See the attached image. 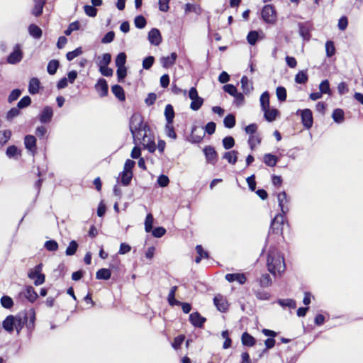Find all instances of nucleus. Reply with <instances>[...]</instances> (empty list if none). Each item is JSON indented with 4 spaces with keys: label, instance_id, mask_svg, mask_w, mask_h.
Returning a JSON list of instances; mask_svg holds the SVG:
<instances>
[{
    "label": "nucleus",
    "instance_id": "nucleus-64",
    "mask_svg": "<svg viewBox=\"0 0 363 363\" xmlns=\"http://www.w3.org/2000/svg\"><path fill=\"white\" fill-rule=\"evenodd\" d=\"M115 33L113 31L108 32L101 39L102 43H109L114 40Z\"/></svg>",
    "mask_w": 363,
    "mask_h": 363
},
{
    "label": "nucleus",
    "instance_id": "nucleus-1",
    "mask_svg": "<svg viewBox=\"0 0 363 363\" xmlns=\"http://www.w3.org/2000/svg\"><path fill=\"white\" fill-rule=\"evenodd\" d=\"M268 270L273 274H281L285 269V263L282 256L277 250H270L267 257Z\"/></svg>",
    "mask_w": 363,
    "mask_h": 363
},
{
    "label": "nucleus",
    "instance_id": "nucleus-57",
    "mask_svg": "<svg viewBox=\"0 0 363 363\" xmlns=\"http://www.w3.org/2000/svg\"><path fill=\"white\" fill-rule=\"evenodd\" d=\"M165 132L167 135L170 138L175 139L177 138V134L174 130L172 123H167Z\"/></svg>",
    "mask_w": 363,
    "mask_h": 363
},
{
    "label": "nucleus",
    "instance_id": "nucleus-15",
    "mask_svg": "<svg viewBox=\"0 0 363 363\" xmlns=\"http://www.w3.org/2000/svg\"><path fill=\"white\" fill-rule=\"evenodd\" d=\"M284 225V216L281 214L277 215L272 221L271 228L277 233L282 231V225Z\"/></svg>",
    "mask_w": 363,
    "mask_h": 363
},
{
    "label": "nucleus",
    "instance_id": "nucleus-33",
    "mask_svg": "<svg viewBox=\"0 0 363 363\" xmlns=\"http://www.w3.org/2000/svg\"><path fill=\"white\" fill-rule=\"evenodd\" d=\"M332 118L335 122L341 123L344 121V111L340 108H336L334 110Z\"/></svg>",
    "mask_w": 363,
    "mask_h": 363
},
{
    "label": "nucleus",
    "instance_id": "nucleus-8",
    "mask_svg": "<svg viewBox=\"0 0 363 363\" xmlns=\"http://www.w3.org/2000/svg\"><path fill=\"white\" fill-rule=\"evenodd\" d=\"M199 92H188V96L191 100L190 108L194 111L199 110L203 103V99L198 95Z\"/></svg>",
    "mask_w": 363,
    "mask_h": 363
},
{
    "label": "nucleus",
    "instance_id": "nucleus-3",
    "mask_svg": "<svg viewBox=\"0 0 363 363\" xmlns=\"http://www.w3.org/2000/svg\"><path fill=\"white\" fill-rule=\"evenodd\" d=\"M134 143L141 144L144 148L147 149L150 152H154L157 148L155 145L154 137L150 133V128L145 130L141 133V136L134 137Z\"/></svg>",
    "mask_w": 363,
    "mask_h": 363
},
{
    "label": "nucleus",
    "instance_id": "nucleus-39",
    "mask_svg": "<svg viewBox=\"0 0 363 363\" xmlns=\"http://www.w3.org/2000/svg\"><path fill=\"white\" fill-rule=\"evenodd\" d=\"M133 177L132 172L123 171L121 174V181L124 186H127L130 184Z\"/></svg>",
    "mask_w": 363,
    "mask_h": 363
},
{
    "label": "nucleus",
    "instance_id": "nucleus-52",
    "mask_svg": "<svg viewBox=\"0 0 363 363\" xmlns=\"http://www.w3.org/2000/svg\"><path fill=\"white\" fill-rule=\"evenodd\" d=\"M96 91H108V86L105 79H100L95 85Z\"/></svg>",
    "mask_w": 363,
    "mask_h": 363
},
{
    "label": "nucleus",
    "instance_id": "nucleus-7",
    "mask_svg": "<svg viewBox=\"0 0 363 363\" xmlns=\"http://www.w3.org/2000/svg\"><path fill=\"white\" fill-rule=\"evenodd\" d=\"M208 163L215 164L218 160V154L212 146H206L203 150Z\"/></svg>",
    "mask_w": 363,
    "mask_h": 363
},
{
    "label": "nucleus",
    "instance_id": "nucleus-26",
    "mask_svg": "<svg viewBox=\"0 0 363 363\" xmlns=\"http://www.w3.org/2000/svg\"><path fill=\"white\" fill-rule=\"evenodd\" d=\"M23 294L24 296L30 302L35 301L38 297L37 293L30 286L26 287Z\"/></svg>",
    "mask_w": 363,
    "mask_h": 363
},
{
    "label": "nucleus",
    "instance_id": "nucleus-47",
    "mask_svg": "<svg viewBox=\"0 0 363 363\" xmlns=\"http://www.w3.org/2000/svg\"><path fill=\"white\" fill-rule=\"evenodd\" d=\"M78 247V244L76 241L72 240L69 242L68 247L66 249V255L67 256H72L75 254Z\"/></svg>",
    "mask_w": 363,
    "mask_h": 363
},
{
    "label": "nucleus",
    "instance_id": "nucleus-48",
    "mask_svg": "<svg viewBox=\"0 0 363 363\" xmlns=\"http://www.w3.org/2000/svg\"><path fill=\"white\" fill-rule=\"evenodd\" d=\"M126 55L125 52H120L116 57L115 63L116 67H125Z\"/></svg>",
    "mask_w": 363,
    "mask_h": 363
},
{
    "label": "nucleus",
    "instance_id": "nucleus-11",
    "mask_svg": "<svg viewBox=\"0 0 363 363\" xmlns=\"http://www.w3.org/2000/svg\"><path fill=\"white\" fill-rule=\"evenodd\" d=\"M15 318V330L17 333H20L24 325L27 323L28 316L27 313L18 314Z\"/></svg>",
    "mask_w": 363,
    "mask_h": 363
},
{
    "label": "nucleus",
    "instance_id": "nucleus-28",
    "mask_svg": "<svg viewBox=\"0 0 363 363\" xmlns=\"http://www.w3.org/2000/svg\"><path fill=\"white\" fill-rule=\"evenodd\" d=\"M164 116L167 120V123H173L174 118V111L173 106L170 104H167L164 109Z\"/></svg>",
    "mask_w": 363,
    "mask_h": 363
},
{
    "label": "nucleus",
    "instance_id": "nucleus-56",
    "mask_svg": "<svg viewBox=\"0 0 363 363\" xmlns=\"http://www.w3.org/2000/svg\"><path fill=\"white\" fill-rule=\"evenodd\" d=\"M84 10L85 13L90 17H95L97 14V9L93 5H85Z\"/></svg>",
    "mask_w": 363,
    "mask_h": 363
},
{
    "label": "nucleus",
    "instance_id": "nucleus-31",
    "mask_svg": "<svg viewBox=\"0 0 363 363\" xmlns=\"http://www.w3.org/2000/svg\"><path fill=\"white\" fill-rule=\"evenodd\" d=\"M242 343L244 345L252 347L255 344V339L249 333H244L242 335Z\"/></svg>",
    "mask_w": 363,
    "mask_h": 363
},
{
    "label": "nucleus",
    "instance_id": "nucleus-10",
    "mask_svg": "<svg viewBox=\"0 0 363 363\" xmlns=\"http://www.w3.org/2000/svg\"><path fill=\"white\" fill-rule=\"evenodd\" d=\"M213 303L219 311L225 312L228 310V302L222 295H216L213 298Z\"/></svg>",
    "mask_w": 363,
    "mask_h": 363
},
{
    "label": "nucleus",
    "instance_id": "nucleus-9",
    "mask_svg": "<svg viewBox=\"0 0 363 363\" xmlns=\"http://www.w3.org/2000/svg\"><path fill=\"white\" fill-rule=\"evenodd\" d=\"M148 40L152 45H159L162 40L159 29L152 28L148 33Z\"/></svg>",
    "mask_w": 363,
    "mask_h": 363
},
{
    "label": "nucleus",
    "instance_id": "nucleus-25",
    "mask_svg": "<svg viewBox=\"0 0 363 363\" xmlns=\"http://www.w3.org/2000/svg\"><path fill=\"white\" fill-rule=\"evenodd\" d=\"M238 152L236 150H232L225 152L223 156L224 159L228 160V162L232 164H235L238 160Z\"/></svg>",
    "mask_w": 363,
    "mask_h": 363
},
{
    "label": "nucleus",
    "instance_id": "nucleus-23",
    "mask_svg": "<svg viewBox=\"0 0 363 363\" xmlns=\"http://www.w3.org/2000/svg\"><path fill=\"white\" fill-rule=\"evenodd\" d=\"M184 11L186 13H194L197 15H200L202 12V9L199 4L187 3L184 6Z\"/></svg>",
    "mask_w": 363,
    "mask_h": 363
},
{
    "label": "nucleus",
    "instance_id": "nucleus-62",
    "mask_svg": "<svg viewBox=\"0 0 363 363\" xmlns=\"http://www.w3.org/2000/svg\"><path fill=\"white\" fill-rule=\"evenodd\" d=\"M31 99L29 96H26L23 97L18 103V108H23L30 105Z\"/></svg>",
    "mask_w": 363,
    "mask_h": 363
},
{
    "label": "nucleus",
    "instance_id": "nucleus-40",
    "mask_svg": "<svg viewBox=\"0 0 363 363\" xmlns=\"http://www.w3.org/2000/svg\"><path fill=\"white\" fill-rule=\"evenodd\" d=\"M260 104L262 110L269 108V95L268 92H263L261 95Z\"/></svg>",
    "mask_w": 363,
    "mask_h": 363
},
{
    "label": "nucleus",
    "instance_id": "nucleus-35",
    "mask_svg": "<svg viewBox=\"0 0 363 363\" xmlns=\"http://www.w3.org/2000/svg\"><path fill=\"white\" fill-rule=\"evenodd\" d=\"M11 132L9 130L0 131V148L3 147L10 139Z\"/></svg>",
    "mask_w": 363,
    "mask_h": 363
},
{
    "label": "nucleus",
    "instance_id": "nucleus-27",
    "mask_svg": "<svg viewBox=\"0 0 363 363\" xmlns=\"http://www.w3.org/2000/svg\"><path fill=\"white\" fill-rule=\"evenodd\" d=\"M263 161L267 166L274 167L278 162V158L277 156L268 153L264 155Z\"/></svg>",
    "mask_w": 363,
    "mask_h": 363
},
{
    "label": "nucleus",
    "instance_id": "nucleus-61",
    "mask_svg": "<svg viewBox=\"0 0 363 363\" xmlns=\"http://www.w3.org/2000/svg\"><path fill=\"white\" fill-rule=\"evenodd\" d=\"M261 142V139L258 135H251L248 140V143L251 147L253 149L257 145L259 144Z\"/></svg>",
    "mask_w": 363,
    "mask_h": 363
},
{
    "label": "nucleus",
    "instance_id": "nucleus-43",
    "mask_svg": "<svg viewBox=\"0 0 363 363\" xmlns=\"http://www.w3.org/2000/svg\"><path fill=\"white\" fill-rule=\"evenodd\" d=\"M79 28L80 23L78 21H76L69 23L64 33L66 35H70L73 31L78 30Z\"/></svg>",
    "mask_w": 363,
    "mask_h": 363
},
{
    "label": "nucleus",
    "instance_id": "nucleus-41",
    "mask_svg": "<svg viewBox=\"0 0 363 363\" xmlns=\"http://www.w3.org/2000/svg\"><path fill=\"white\" fill-rule=\"evenodd\" d=\"M325 52L328 57L333 56L335 53V48L332 40H328L325 43Z\"/></svg>",
    "mask_w": 363,
    "mask_h": 363
},
{
    "label": "nucleus",
    "instance_id": "nucleus-18",
    "mask_svg": "<svg viewBox=\"0 0 363 363\" xmlns=\"http://www.w3.org/2000/svg\"><path fill=\"white\" fill-rule=\"evenodd\" d=\"M4 329L9 333H11L15 329L14 315H8L2 323Z\"/></svg>",
    "mask_w": 363,
    "mask_h": 363
},
{
    "label": "nucleus",
    "instance_id": "nucleus-21",
    "mask_svg": "<svg viewBox=\"0 0 363 363\" xmlns=\"http://www.w3.org/2000/svg\"><path fill=\"white\" fill-rule=\"evenodd\" d=\"M24 144L26 147L30 152H34L36 149V139L33 135H26L25 137Z\"/></svg>",
    "mask_w": 363,
    "mask_h": 363
},
{
    "label": "nucleus",
    "instance_id": "nucleus-16",
    "mask_svg": "<svg viewBox=\"0 0 363 363\" xmlns=\"http://www.w3.org/2000/svg\"><path fill=\"white\" fill-rule=\"evenodd\" d=\"M225 279L229 282L238 281L240 284H244L247 280L244 274H227L225 277Z\"/></svg>",
    "mask_w": 363,
    "mask_h": 363
},
{
    "label": "nucleus",
    "instance_id": "nucleus-30",
    "mask_svg": "<svg viewBox=\"0 0 363 363\" xmlns=\"http://www.w3.org/2000/svg\"><path fill=\"white\" fill-rule=\"evenodd\" d=\"M111 270L106 268L98 270L96 274V277L97 279L108 280L111 278Z\"/></svg>",
    "mask_w": 363,
    "mask_h": 363
},
{
    "label": "nucleus",
    "instance_id": "nucleus-29",
    "mask_svg": "<svg viewBox=\"0 0 363 363\" xmlns=\"http://www.w3.org/2000/svg\"><path fill=\"white\" fill-rule=\"evenodd\" d=\"M264 112V118L269 121L272 122L276 119L278 111L274 108H267L265 110H262Z\"/></svg>",
    "mask_w": 363,
    "mask_h": 363
},
{
    "label": "nucleus",
    "instance_id": "nucleus-24",
    "mask_svg": "<svg viewBox=\"0 0 363 363\" xmlns=\"http://www.w3.org/2000/svg\"><path fill=\"white\" fill-rule=\"evenodd\" d=\"M29 34L36 39L42 37L43 31L41 28L35 24H30L28 27Z\"/></svg>",
    "mask_w": 363,
    "mask_h": 363
},
{
    "label": "nucleus",
    "instance_id": "nucleus-14",
    "mask_svg": "<svg viewBox=\"0 0 363 363\" xmlns=\"http://www.w3.org/2000/svg\"><path fill=\"white\" fill-rule=\"evenodd\" d=\"M189 320L195 327L201 328L206 321V318L202 317L198 312H195L190 314Z\"/></svg>",
    "mask_w": 363,
    "mask_h": 363
},
{
    "label": "nucleus",
    "instance_id": "nucleus-6",
    "mask_svg": "<svg viewBox=\"0 0 363 363\" xmlns=\"http://www.w3.org/2000/svg\"><path fill=\"white\" fill-rule=\"evenodd\" d=\"M23 58V52L18 44H16L12 52L7 57V62L9 64H16L19 62Z\"/></svg>",
    "mask_w": 363,
    "mask_h": 363
},
{
    "label": "nucleus",
    "instance_id": "nucleus-60",
    "mask_svg": "<svg viewBox=\"0 0 363 363\" xmlns=\"http://www.w3.org/2000/svg\"><path fill=\"white\" fill-rule=\"evenodd\" d=\"M45 247L49 251H56L58 249V244L55 240H48L45 242Z\"/></svg>",
    "mask_w": 363,
    "mask_h": 363
},
{
    "label": "nucleus",
    "instance_id": "nucleus-20",
    "mask_svg": "<svg viewBox=\"0 0 363 363\" xmlns=\"http://www.w3.org/2000/svg\"><path fill=\"white\" fill-rule=\"evenodd\" d=\"M34 7L32 9V14L35 17L40 16L43 13V6L46 0H34Z\"/></svg>",
    "mask_w": 363,
    "mask_h": 363
},
{
    "label": "nucleus",
    "instance_id": "nucleus-4",
    "mask_svg": "<svg viewBox=\"0 0 363 363\" xmlns=\"http://www.w3.org/2000/svg\"><path fill=\"white\" fill-rule=\"evenodd\" d=\"M261 16L263 21L269 24H274L277 19V13L274 6L267 4L261 11Z\"/></svg>",
    "mask_w": 363,
    "mask_h": 363
},
{
    "label": "nucleus",
    "instance_id": "nucleus-53",
    "mask_svg": "<svg viewBox=\"0 0 363 363\" xmlns=\"http://www.w3.org/2000/svg\"><path fill=\"white\" fill-rule=\"evenodd\" d=\"M153 216L151 213H148L146 216L145 221V231L149 233L152 229V224H153Z\"/></svg>",
    "mask_w": 363,
    "mask_h": 363
},
{
    "label": "nucleus",
    "instance_id": "nucleus-55",
    "mask_svg": "<svg viewBox=\"0 0 363 363\" xmlns=\"http://www.w3.org/2000/svg\"><path fill=\"white\" fill-rule=\"evenodd\" d=\"M1 303L5 308H11L13 305L12 298L8 296H4L1 298Z\"/></svg>",
    "mask_w": 363,
    "mask_h": 363
},
{
    "label": "nucleus",
    "instance_id": "nucleus-51",
    "mask_svg": "<svg viewBox=\"0 0 363 363\" xmlns=\"http://www.w3.org/2000/svg\"><path fill=\"white\" fill-rule=\"evenodd\" d=\"M235 99V103L237 106H241L244 102V96L242 92H228Z\"/></svg>",
    "mask_w": 363,
    "mask_h": 363
},
{
    "label": "nucleus",
    "instance_id": "nucleus-50",
    "mask_svg": "<svg viewBox=\"0 0 363 363\" xmlns=\"http://www.w3.org/2000/svg\"><path fill=\"white\" fill-rule=\"evenodd\" d=\"M81 54H82V49L81 47H79L72 51L68 52L66 55V57L67 60L71 61Z\"/></svg>",
    "mask_w": 363,
    "mask_h": 363
},
{
    "label": "nucleus",
    "instance_id": "nucleus-63",
    "mask_svg": "<svg viewBox=\"0 0 363 363\" xmlns=\"http://www.w3.org/2000/svg\"><path fill=\"white\" fill-rule=\"evenodd\" d=\"M169 179L167 176L162 174L157 179V183L160 186L165 187L168 185Z\"/></svg>",
    "mask_w": 363,
    "mask_h": 363
},
{
    "label": "nucleus",
    "instance_id": "nucleus-12",
    "mask_svg": "<svg viewBox=\"0 0 363 363\" xmlns=\"http://www.w3.org/2000/svg\"><path fill=\"white\" fill-rule=\"evenodd\" d=\"M277 199L279 206L281 208V211L283 214H286L289 211V207L286 205L289 202V200L286 196V194L285 191L280 192L277 195Z\"/></svg>",
    "mask_w": 363,
    "mask_h": 363
},
{
    "label": "nucleus",
    "instance_id": "nucleus-2",
    "mask_svg": "<svg viewBox=\"0 0 363 363\" xmlns=\"http://www.w3.org/2000/svg\"><path fill=\"white\" fill-rule=\"evenodd\" d=\"M130 130L133 135V138L141 136V133L149 128L143 121L141 114L135 113L130 119Z\"/></svg>",
    "mask_w": 363,
    "mask_h": 363
},
{
    "label": "nucleus",
    "instance_id": "nucleus-34",
    "mask_svg": "<svg viewBox=\"0 0 363 363\" xmlns=\"http://www.w3.org/2000/svg\"><path fill=\"white\" fill-rule=\"evenodd\" d=\"M177 289V286H172L170 289L169 294H168V302L172 306H174V305L179 306V304L181 303L180 301H177L174 298Z\"/></svg>",
    "mask_w": 363,
    "mask_h": 363
},
{
    "label": "nucleus",
    "instance_id": "nucleus-5",
    "mask_svg": "<svg viewBox=\"0 0 363 363\" xmlns=\"http://www.w3.org/2000/svg\"><path fill=\"white\" fill-rule=\"evenodd\" d=\"M296 115L301 116L302 124L306 128L308 129L312 127L313 123V119L312 111L310 109H308V108H306L303 110L299 109L296 111Z\"/></svg>",
    "mask_w": 363,
    "mask_h": 363
},
{
    "label": "nucleus",
    "instance_id": "nucleus-59",
    "mask_svg": "<svg viewBox=\"0 0 363 363\" xmlns=\"http://www.w3.org/2000/svg\"><path fill=\"white\" fill-rule=\"evenodd\" d=\"M155 58L153 56H148L143 61V67L145 69H149L154 64Z\"/></svg>",
    "mask_w": 363,
    "mask_h": 363
},
{
    "label": "nucleus",
    "instance_id": "nucleus-45",
    "mask_svg": "<svg viewBox=\"0 0 363 363\" xmlns=\"http://www.w3.org/2000/svg\"><path fill=\"white\" fill-rule=\"evenodd\" d=\"M134 23H135V26L136 28H138L139 29H142L145 27V26L147 24V21H146L145 18L143 16L139 15L135 18Z\"/></svg>",
    "mask_w": 363,
    "mask_h": 363
},
{
    "label": "nucleus",
    "instance_id": "nucleus-37",
    "mask_svg": "<svg viewBox=\"0 0 363 363\" xmlns=\"http://www.w3.org/2000/svg\"><path fill=\"white\" fill-rule=\"evenodd\" d=\"M258 38H259V34H258L257 31H256V30L250 31L247 35V43L250 45H255L256 44V43L257 42Z\"/></svg>",
    "mask_w": 363,
    "mask_h": 363
},
{
    "label": "nucleus",
    "instance_id": "nucleus-49",
    "mask_svg": "<svg viewBox=\"0 0 363 363\" xmlns=\"http://www.w3.org/2000/svg\"><path fill=\"white\" fill-rule=\"evenodd\" d=\"M116 74L118 77V82H123L127 74V69L125 67H117Z\"/></svg>",
    "mask_w": 363,
    "mask_h": 363
},
{
    "label": "nucleus",
    "instance_id": "nucleus-38",
    "mask_svg": "<svg viewBox=\"0 0 363 363\" xmlns=\"http://www.w3.org/2000/svg\"><path fill=\"white\" fill-rule=\"evenodd\" d=\"M223 123L225 128H232L235 125V117L233 114H228L227 115L224 120Z\"/></svg>",
    "mask_w": 363,
    "mask_h": 363
},
{
    "label": "nucleus",
    "instance_id": "nucleus-19",
    "mask_svg": "<svg viewBox=\"0 0 363 363\" xmlns=\"http://www.w3.org/2000/svg\"><path fill=\"white\" fill-rule=\"evenodd\" d=\"M177 55L176 52H172L169 56L162 57L161 58V63L164 68L172 67L176 62Z\"/></svg>",
    "mask_w": 363,
    "mask_h": 363
},
{
    "label": "nucleus",
    "instance_id": "nucleus-44",
    "mask_svg": "<svg viewBox=\"0 0 363 363\" xmlns=\"http://www.w3.org/2000/svg\"><path fill=\"white\" fill-rule=\"evenodd\" d=\"M308 74L304 71H299L295 76V82L298 84H304L308 81Z\"/></svg>",
    "mask_w": 363,
    "mask_h": 363
},
{
    "label": "nucleus",
    "instance_id": "nucleus-13",
    "mask_svg": "<svg viewBox=\"0 0 363 363\" xmlns=\"http://www.w3.org/2000/svg\"><path fill=\"white\" fill-rule=\"evenodd\" d=\"M53 116V110L50 106H45L40 114L39 115V120L41 123H45L51 121Z\"/></svg>",
    "mask_w": 363,
    "mask_h": 363
},
{
    "label": "nucleus",
    "instance_id": "nucleus-46",
    "mask_svg": "<svg viewBox=\"0 0 363 363\" xmlns=\"http://www.w3.org/2000/svg\"><path fill=\"white\" fill-rule=\"evenodd\" d=\"M40 85V80L36 77H33L29 82L28 91H39Z\"/></svg>",
    "mask_w": 363,
    "mask_h": 363
},
{
    "label": "nucleus",
    "instance_id": "nucleus-42",
    "mask_svg": "<svg viewBox=\"0 0 363 363\" xmlns=\"http://www.w3.org/2000/svg\"><path fill=\"white\" fill-rule=\"evenodd\" d=\"M278 303L282 307H289L290 308H295L296 306V301L291 298L279 299Z\"/></svg>",
    "mask_w": 363,
    "mask_h": 363
},
{
    "label": "nucleus",
    "instance_id": "nucleus-36",
    "mask_svg": "<svg viewBox=\"0 0 363 363\" xmlns=\"http://www.w3.org/2000/svg\"><path fill=\"white\" fill-rule=\"evenodd\" d=\"M242 91H250L253 89L252 82L246 76H242L240 80Z\"/></svg>",
    "mask_w": 363,
    "mask_h": 363
},
{
    "label": "nucleus",
    "instance_id": "nucleus-17",
    "mask_svg": "<svg viewBox=\"0 0 363 363\" xmlns=\"http://www.w3.org/2000/svg\"><path fill=\"white\" fill-rule=\"evenodd\" d=\"M299 34L304 40L308 41L311 39V28L307 25L306 23H298Z\"/></svg>",
    "mask_w": 363,
    "mask_h": 363
},
{
    "label": "nucleus",
    "instance_id": "nucleus-22",
    "mask_svg": "<svg viewBox=\"0 0 363 363\" xmlns=\"http://www.w3.org/2000/svg\"><path fill=\"white\" fill-rule=\"evenodd\" d=\"M6 155L9 158L17 160L21 155V151L15 145L9 146L6 151Z\"/></svg>",
    "mask_w": 363,
    "mask_h": 363
},
{
    "label": "nucleus",
    "instance_id": "nucleus-32",
    "mask_svg": "<svg viewBox=\"0 0 363 363\" xmlns=\"http://www.w3.org/2000/svg\"><path fill=\"white\" fill-rule=\"evenodd\" d=\"M60 63L59 61L57 60H50L47 66V71L48 72L52 75L56 73L58 67H59Z\"/></svg>",
    "mask_w": 363,
    "mask_h": 363
},
{
    "label": "nucleus",
    "instance_id": "nucleus-54",
    "mask_svg": "<svg viewBox=\"0 0 363 363\" xmlns=\"http://www.w3.org/2000/svg\"><path fill=\"white\" fill-rule=\"evenodd\" d=\"M223 145L225 149L229 150L235 145V140L231 136H227L223 139Z\"/></svg>",
    "mask_w": 363,
    "mask_h": 363
},
{
    "label": "nucleus",
    "instance_id": "nucleus-58",
    "mask_svg": "<svg viewBox=\"0 0 363 363\" xmlns=\"http://www.w3.org/2000/svg\"><path fill=\"white\" fill-rule=\"evenodd\" d=\"M260 285L263 287H267L272 284L270 276L267 274H263L259 280Z\"/></svg>",
    "mask_w": 363,
    "mask_h": 363
}]
</instances>
